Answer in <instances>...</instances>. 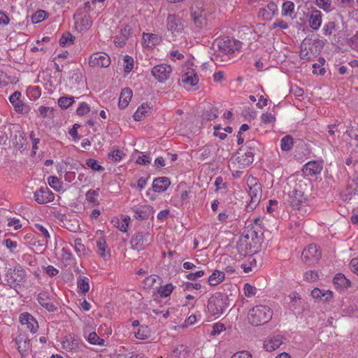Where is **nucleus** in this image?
Listing matches in <instances>:
<instances>
[{"label": "nucleus", "mask_w": 358, "mask_h": 358, "mask_svg": "<svg viewBox=\"0 0 358 358\" xmlns=\"http://www.w3.org/2000/svg\"><path fill=\"white\" fill-rule=\"evenodd\" d=\"M90 111V107L86 102L80 103L79 107L76 110V113L79 116H83Z\"/></svg>", "instance_id": "nucleus-55"}, {"label": "nucleus", "mask_w": 358, "mask_h": 358, "mask_svg": "<svg viewBox=\"0 0 358 358\" xmlns=\"http://www.w3.org/2000/svg\"><path fill=\"white\" fill-rule=\"evenodd\" d=\"M337 24L334 21H329L324 24L322 28L323 34L325 36H329L337 29Z\"/></svg>", "instance_id": "nucleus-39"}, {"label": "nucleus", "mask_w": 358, "mask_h": 358, "mask_svg": "<svg viewBox=\"0 0 358 358\" xmlns=\"http://www.w3.org/2000/svg\"><path fill=\"white\" fill-rule=\"evenodd\" d=\"M224 330H225V327H224V324L220 323V322H217V323L214 324L213 326V330L211 331V335L215 336L216 334H219L221 332H222Z\"/></svg>", "instance_id": "nucleus-64"}, {"label": "nucleus", "mask_w": 358, "mask_h": 358, "mask_svg": "<svg viewBox=\"0 0 358 358\" xmlns=\"http://www.w3.org/2000/svg\"><path fill=\"white\" fill-rule=\"evenodd\" d=\"M261 121L262 123L267 124L273 122L275 120V116L271 113H264L261 115Z\"/></svg>", "instance_id": "nucleus-60"}, {"label": "nucleus", "mask_w": 358, "mask_h": 358, "mask_svg": "<svg viewBox=\"0 0 358 358\" xmlns=\"http://www.w3.org/2000/svg\"><path fill=\"white\" fill-rule=\"evenodd\" d=\"M256 235L257 232L255 231H248V234L244 237V239L239 241L237 244V250L241 255L246 256L253 252L251 245L248 243V240L250 237L253 238V236H256Z\"/></svg>", "instance_id": "nucleus-18"}, {"label": "nucleus", "mask_w": 358, "mask_h": 358, "mask_svg": "<svg viewBox=\"0 0 358 358\" xmlns=\"http://www.w3.org/2000/svg\"><path fill=\"white\" fill-rule=\"evenodd\" d=\"M288 201L294 209H299L306 203L304 192L300 184H296L288 194Z\"/></svg>", "instance_id": "nucleus-6"}, {"label": "nucleus", "mask_w": 358, "mask_h": 358, "mask_svg": "<svg viewBox=\"0 0 358 358\" xmlns=\"http://www.w3.org/2000/svg\"><path fill=\"white\" fill-rule=\"evenodd\" d=\"M77 286L82 293H87L90 289L89 279L87 277H80L77 281Z\"/></svg>", "instance_id": "nucleus-42"}, {"label": "nucleus", "mask_w": 358, "mask_h": 358, "mask_svg": "<svg viewBox=\"0 0 358 358\" xmlns=\"http://www.w3.org/2000/svg\"><path fill=\"white\" fill-rule=\"evenodd\" d=\"M261 144L256 140L246 141L245 145L242 146L237 152L236 164L238 169H245L251 164L254 161V155L259 151Z\"/></svg>", "instance_id": "nucleus-2"}, {"label": "nucleus", "mask_w": 358, "mask_h": 358, "mask_svg": "<svg viewBox=\"0 0 358 358\" xmlns=\"http://www.w3.org/2000/svg\"><path fill=\"white\" fill-rule=\"evenodd\" d=\"M190 191L187 189L182 190L180 193L179 200L178 201V204L176 206L182 205L184 202H186L189 199Z\"/></svg>", "instance_id": "nucleus-63"}, {"label": "nucleus", "mask_w": 358, "mask_h": 358, "mask_svg": "<svg viewBox=\"0 0 358 358\" xmlns=\"http://www.w3.org/2000/svg\"><path fill=\"white\" fill-rule=\"evenodd\" d=\"M293 145V138L289 135L284 136L280 141V148L283 151H289L292 148Z\"/></svg>", "instance_id": "nucleus-38"}, {"label": "nucleus", "mask_w": 358, "mask_h": 358, "mask_svg": "<svg viewBox=\"0 0 358 358\" xmlns=\"http://www.w3.org/2000/svg\"><path fill=\"white\" fill-rule=\"evenodd\" d=\"M124 155L125 154L122 150L116 148L108 153V159L113 162H119L123 159Z\"/></svg>", "instance_id": "nucleus-41"}, {"label": "nucleus", "mask_w": 358, "mask_h": 358, "mask_svg": "<svg viewBox=\"0 0 358 358\" xmlns=\"http://www.w3.org/2000/svg\"><path fill=\"white\" fill-rule=\"evenodd\" d=\"M248 185L249 187V195L250 201L249 206L251 208H255L259 202L262 198V185L255 178L248 179Z\"/></svg>", "instance_id": "nucleus-8"}, {"label": "nucleus", "mask_w": 358, "mask_h": 358, "mask_svg": "<svg viewBox=\"0 0 358 358\" xmlns=\"http://www.w3.org/2000/svg\"><path fill=\"white\" fill-rule=\"evenodd\" d=\"M74 97L73 96H62L58 101V105L63 109H67L74 103Z\"/></svg>", "instance_id": "nucleus-44"}, {"label": "nucleus", "mask_w": 358, "mask_h": 358, "mask_svg": "<svg viewBox=\"0 0 358 358\" xmlns=\"http://www.w3.org/2000/svg\"><path fill=\"white\" fill-rule=\"evenodd\" d=\"M150 336V330L147 326H140L138 331L135 333L137 339L145 340Z\"/></svg>", "instance_id": "nucleus-45"}, {"label": "nucleus", "mask_w": 358, "mask_h": 358, "mask_svg": "<svg viewBox=\"0 0 358 358\" xmlns=\"http://www.w3.org/2000/svg\"><path fill=\"white\" fill-rule=\"evenodd\" d=\"M312 296L315 299L330 300L333 296V292L329 289L314 288L311 292Z\"/></svg>", "instance_id": "nucleus-29"}, {"label": "nucleus", "mask_w": 358, "mask_h": 358, "mask_svg": "<svg viewBox=\"0 0 358 358\" xmlns=\"http://www.w3.org/2000/svg\"><path fill=\"white\" fill-rule=\"evenodd\" d=\"M174 287L172 284L169 283L164 286H161L158 289V293L161 297H167L171 295Z\"/></svg>", "instance_id": "nucleus-46"}, {"label": "nucleus", "mask_w": 358, "mask_h": 358, "mask_svg": "<svg viewBox=\"0 0 358 358\" xmlns=\"http://www.w3.org/2000/svg\"><path fill=\"white\" fill-rule=\"evenodd\" d=\"M110 64V59L104 52H96L92 54L89 59V64L92 67L106 68Z\"/></svg>", "instance_id": "nucleus-10"}, {"label": "nucleus", "mask_w": 358, "mask_h": 358, "mask_svg": "<svg viewBox=\"0 0 358 358\" xmlns=\"http://www.w3.org/2000/svg\"><path fill=\"white\" fill-rule=\"evenodd\" d=\"M225 274L224 272L215 270L208 278V282L210 286H216L224 280Z\"/></svg>", "instance_id": "nucleus-33"}, {"label": "nucleus", "mask_w": 358, "mask_h": 358, "mask_svg": "<svg viewBox=\"0 0 358 358\" xmlns=\"http://www.w3.org/2000/svg\"><path fill=\"white\" fill-rule=\"evenodd\" d=\"M63 348L69 352H78L80 349L79 341L74 337L66 338L62 342Z\"/></svg>", "instance_id": "nucleus-27"}, {"label": "nucleus", "mask_w": 358, "mask_h": 358, "mask_svg": "<svg viewBox=\"0 0 358 358\" xmlns=\"http://www.w3.org/2000/svg\"><path fill=\"white\" fill-rule=\"evenodd\" d=\"M172 72V68L169 65L160 64L155 66L152 69V75L159 83H164L167 80Z\"/></svg>", "instance_id": "nucleus-11"}, {"label": "nucleus", "mask_w": 358, "mask_h": 358, "mask_svg": "<svg viewBox=\"0 0 358 358\" xmlns=\"http://www.w3.org/2000/svg\"><path fill=\"white\" fill-rule=\"evenodd\" d=\"M241 48V43L235 38H223L217 42V50L213 55L212 59L216 64L227 62L231 59V56L238 52Z\"/></svg>", "instance_id": "nucleus-1"}, {"label": "nucleus", "mask_w": 358, "mask_h": 358, "mask_svg": "<svg viewBox=\"0 0 358 358\" xmlns=\"http://www.w3.org/2000/svg\"><path fill=\"white\" fill-rule=\"evenodd\" d=\"M152 239V236L149 232H138L131 239V245L133 249L137 250H143L146 246L149 245Z\"/></svg>", "instance_id": "nucleus-9"}, {"label": "nucleus", "mask_w": 358, "mask_h": 358, "mask_svg": "<svg viewBox=\"0 0 358 358\" xmlns=\"http://www.w3.org/2000/svg\"><path fill=\"white\" fill-rule=\"evenodd\" d=\"M229 306V296L222 292H216L208 301L207 308L212 316L219 317Z\"/></svg>", "instance_id": "nucleus-4"}, {"label": "nucleus", "mask_w": 358, "mask_h": 358, "mask_svg": "<svg viewBox=\"0 0 358 358\" xmlns=\"http://www.w3.org/2000/svg\"><path fill=\"white\" fill-rule=\"evenodd\" d=\"M20 322L22 325H26L27 329L32 334H35L38 329V324L35 318L28 313H22L20 315Z\"/></svg>", "instance_id": "nucleus-20"}, {"label": "nucleus", "mask_w": 358, "mask_h": 358, "mask_svg": "<svg viewBox=\"0 0 358 358\" xmlns=\"http://www.w3.org/2000/svg\"><path fill=\"white\" fill-rule=\"evenodd\" d=\"M132 91L131 89L124 88L120 96L118 106L120 108H125L130 102L132 97Z\"/></svg>", "instance_id": "nucleus-30"}, {"label": "nucleus", "mask_w": 358, "mask_h": 358, "mask_svg": "<svg viewBox=\"0 0 358 358\" xmlns=\"http://www.w3.org/2000/svg\"><path fill=\"white\" fill-rule=\"evenodd\" d=\"M35 229L39 233L40 236L44 237L46 240L50 239V236L46 227L41 224H34Z\"/></svg>", "instance_id": "nucleus-52"}, {"label": "nucleus", "mask_w": 358, "mask_h": 358, "mask_svg": "<svg viewBox=\"0 0 358 358\" xmlns=\"http://www.w3.org/2000/svg\"><path fill=\"white\" fill-rule=\"evenodd\" d=\"M206 10H208V9L203 1H196L193 3L190 7V15L193 21H194V19H196L199 15H201Z\"/></svg>", "instance_id": "nucleus-28"}, {"label": "nucleus", "mask_w": 358, "mask_h": 358, "mask_svg": "<svg viewBox=\"0 0 358 358\" xmlns=\"http://www.w3.org/2000/svg\"><path fill=\"white\" fill-rule=\"evenodd\" d=\"M315 4L327 13H329L332 10L331 0H316Z\"/></svg>", "instance_id": "nucleus-50"}, {"label": "nucleus", "mask_w": 358, "mask_h": 358, "mask_svg": "<svg viewBox=\"0 0 358 358\" xmlns=\"http://www.w3.org/2000/svg\"><path fill=\"white\" fill-rule=\"evenodd\" d=\"M294 3L291 1H286L282 3L281 14L283 17H289L292 20L296 18L294 13Z\"/></svg>", "instance_id": "nucleus-32"}, {"label": "nucleus", "mask_w": 358, "mask_h": 358, "mask_svg": "<svg viewBox=\"0 0 358 358\" xmlns=\"http://www.w3.org/2000/svg\"><path fill=\"white\" fill-rule=\"evenodd\" d=\"M278 12L277 4L271 1L259 9L258 17L262 20H271L274 15L278 14Z\"/></svg>", "instance_id": "nucleus-15"}, {"label": "nucleus", "mask_w": 358, "mask_h": 358, "mask_svg": "<svg viewBox=\"0 0 358 358\" xmlns=\"http://www.w3.org/2000/svg\"><path fill=\"white\" fill-rule=\"evenodd\" d=\"M282 336H273L264 341V348L268 352H272L278 348L282 343Z\"/></svg>", "instance_id": "nucleus-24"}, {"label": "nucleus", "mask_w": 358, "mask_h": 358, "mask_svg": "<svg viewBox=\"0 0 358 358\" xmlns=\"http://www.w3.org/2000/svg\"><path fill=\"white\" fill-rule=\"evenodd\" d=\"M151 107L148 103H143L134 113L133 117L135 121H141L145 117L149 115Z\"/></svg>", "instance_id": "nucleus-31"}, {"label": "nucleus", "mask_w": 358, "mask_h": 358, "mask_svg": "<svg viewBox=\"0 0 358 358\" xmlns=\"http://www.w3.org/2000/svg\"><path fill=\"white\" fill-rule=\"evenodd\" d=\"M74 249L78 256H82L85 253V247L82 243L81 238H76L74 241Z\"/></svg>", "instance_id": "nucleus-53"}, {"label": "nucleus", "mask_w": 358, "mask_h": 358, "mask_svg": "<svg viewBox=\"0 0 358 358\" xmlns=\"http://www.w3.org/2000/svg\"><path fill=\"white\" fill-rule=\"evenodd\" d=\"M171 185L170 179L167 177L157 178L153 180L152 189L155 192L166 191Z\"/></svg>", "instance_id": "nucleus-25"}, {"label": "nucleus", "mask_w": 358, "mask_h": 358, "mask_svg": "<svg viewBox=\"0 0 358 358\" xmlns=\"http://www.w3.org/2000/svg\"><path fill=\"white\" fill-rule=\"evenodd\" d=\"M87 340L92 345L99 346L105 345V340L103 338H100L94 331L91 332L88 335V336L87 337Z\"/></svg>", "instance_id": "nucleus-37"}, {"label": "nucleus", "mask_w": 358, "mask_h": 358, "mask_svg": "<svg viewBox=\"0 0 358 358\" xmlns=\"http://www.w3.org/2000/svg\"><path fill=\"white\" fill-rule=\"evenodd\" d=\"M53 110H54L52 108L41 106L38 108V115L39 117H49L50 116L49 113L52 114Z\"/></svg>", "instance_id": "nucleus-59"}, {"label": "nucleus", "mask_w": 358, "mask_h": 358, "mask_svg": "<svg viewBox=\"0 0 358 358\" xmlns=\"http://www.w3.org/2000/svg\"><path fill=\"white\" fill-rule=\"evenodd\" d=\"M348 44L352 50L358 52V31L349 39Z\"/></svg>", "instance_id": "nucleus-61"}, {"label": "nucleus", "mask_w": 358, "mask_h": 358, "mask_svg": "<svg viewBox=\"0 0 358 358\" xmlns=\"http://www.w3.org/2000/svg\"><path fill=\"white\" fill-rule=\"evenodd\" d=\"M141 155H139L136 159V163L141 165H148L151 162V157L149 155H145L141 152Z\"/></svg>", "instance_id": "nucleus-56"}, {"label": "nucleus", "mask_w": 358, "mask_h": 358, "mask_svg": "<svg viewBox=\"0 0 358 358\" xmlns=\"http://www.w3.org/2000/svg\"><path fill=\"white\" fill-rule=\"evenodd\" d=\"M124 72L129 73L134 68V59L131 56L125 55L124 57Z\"/></svg>", "instance_id": "nucleus-51"}, {"label": "nucleus", "mask_w": 358, "mask_h": 358, "mask_svg": "<svg viewBox=\"0 0 358 358\" xmlns=\"http://www.w3.org/2000/svg\"><path fill=\"white\" fill-rule=\"evenodd\" d=\"M243 290H244V294L247 297H252V296H255L257 293L256 287L250 285L248 283L245 284Z\"/></svg>", "instance_id": "nucleus-58"}, {"label": "nucleus", "mask_w": 358, "mask_h": 358, "mask_svg": "<svg viewBox=\"0 0 358 358\" xmlns=\"http://www.w3.org/2000/svg\"><path fill=\"white\" fill-rule=\"evenodd\" d=\"M322 168L321 161H310L303 166L302 171L306 176H315L321 173Z\"/></svg>", "instance_id": "nucleus-19"}, {"label": "nucleus", "mask_w": 358, "mask_h": 358, "mask_svg": "<svg viewBox=\"0 0 358 358\" xmlns=\"http://www.w3.org/2000/svg\"><path fill=\"white\" fill-rule=\"evenodd\" d=\"M86 165L91 168L92 170L96 171H101L104 170V168L101 166L99 162L94 159H88L86 161Z\"/></svg>", "instance_id": "nucleus-54"}, {"label": "nucleus", "mask_w": 358, "mask_h": 358, "mask_svg": "<svg viewBox=\"0 0 358 358\" xmlns=\"http://www.w3.org/2000/svg\"><path fill=\"white\" fill-rule=\"evenodd\" d=\"M210 14L211 12L208 10L201 15H199L196 19H194V22L195 25L200 29L207 27L208 25V17Z\"/></svg>", "instance_id": "nucleus-34"}, {"label": "nucleus", "mask_w": 358, "mask_h": 358, "mask_svg": "<svg viewBox=\"0 0 358 358\" xmlns=\"http://www.w3.org/2000/svg\"><path fill=\"white\" fill-rule=\"evenodd\" d=\"M180 82L184 87L190 90L198 83L199 77L194 70H191L182 75Z\"/></svg>", "instance_id": "nucleus-21"}, {"label": "nucleus", "mask_w": 358, "mask_h": 358, "mask_svg": "<svg viewBox=\"0 0 358 358\" xmlns=\"http://www.w3.org/2000/svg\"><path fill=\"white\" fill-rule=\"evenodd\" d=\"M321 257V251L315 244L308 245L302 252V258L306 262L313 263Z\"/></svg>", "instance_id": "nucleus-13"}, {"label": "nucleus", "mask_w": 358, "mask_h": 358, "mask_svg": "<svg viewBox=\"0 0 358 358\" xmlns=\"http://www.w3.org/2000/svg\"><path fill=\"white\" fill-rule=\"evenodd\" d=\"M188 353V348L183 345L176 347L173 350L174 355L178 358H185Z\"/></svg>", "instance_id": "nucleus-47"}, {"label": "nucleus", "mask_w": 358, "mask_h": 358, "mask_svg": "<svg viewBox=\"0 0 358 358\" xmlns=\"http://www.w3.org/2000/svg\"><path fill=\"white\" fill-rule=\"evenodd\" d=\"M271 309L264 305H259L252 308L248 313L249 323L253 326H259L267 323L272 317Z\"/></svg>", "instance_id": "nucleus-3"}, {"label": "nucleus", "mask_w": 358, "mask_h": 358, "mask_svg": "<svg viewBox=\"0 0 358 358\" xmlns=\"http://www.w3.org/2000/svg\"><path fill=\"white\" fill-rule=\"evenodd\" d=\"M47 13L43 10H38L31 16V21L34 24H38L46 17Z\"/></svg>", "instance_id": "nucleus-48"}, {"label": "nucleus", "mask_w": 358, "mask_h": 358, "mask_svg": "<svg viewBox=\"0 0 358 358\" xmlns=\"http://www.w3.org/2000/svg\"><path fill=\"white\" fill-rule=\"evenodd\" d=\"M12 78L3 71H0V84L3 86L8 85L11 83Z\"/></svg>", "instance_id": "nucleus-62"}, {"label": "nucleus", "mask_w": 358, "mask_h": 358, "mask_svg": "<svg viewBox=\"0 0 358 358\" xmlns=\"http://www.w3.org/2000/svg\"><path fill=\"white\" fill-rule=\"evenodd\" d=\"M96 246L99 249V253L101 257L105 258L109 255V250L106 240L103 238H100L96 241Z\"/></svg>", "instance_id": "nucleus-36"}, {"label": "nucleus", "mask_w": 358, "mask_h": 358, "mask_svg": "<svg viewBox=\"0 0 358 358\" xmlns=\"http://www.w3.org/2000/svg\"><path fill=\"white\" fill-rule=\"evenodd\" d=\"M48 181L50 186L55 190L58 191L61 188L60 180L56 176H50Z\"/></svg>", "instance_id": "nucleus-57"}, {"label": "nucleus", "mask_w": 358, "mask_h": 358, "mask_svg": "<svg viewBox=\"0 0 358 358\" xmlns=\"http://www.w3.org/2000/svg\"><path fill=\"white\" fill-rule=\"evenodd\" d=\"M34 197L38 203L45 204L52 201L55 199V194L47 186H43L34 192Z\"/></svg>", "instance_id": "nucleus-12"}, {"label": "nucleus", "mask_w": 358, "mask_h": 358, "mask_svg": "<svg viewBox=\"0 0 358 358\" xmlns=\"http://www.w3.org/2000/svg\"><path fill=\"white\" fill-rule=\"evenodd\" d=\"M333 282L336 289L344 291L351 285V282L343 273H338L333 279Z\"/></svg>", "instance_id": "nucleus-26"}, {"label": "nucleus", "mask_w": 358, "mask_h": 358, "mask_svg": "<svg viewBox=\"0 0 358 358\" xmlns=\"http://www.w3.org/2000/svg\"><path fill=\"white\" fill-rule=\"evenodd\" d=\"M166 28L172 36H178L184 31V21L178 15L169 14L166 18Z\"/></svg>", "instance_id": "nucleus-7"}, {"label": "nucleus", "mask_w": 358, "mask_h": 358, "mask_svg": "<svg viewBox=\"0 0 358 358\" xmlns=\"http://www.w3.org/2000/svg\"><path fill=\"white\" fill-rule=\"evenodd\" d=\"M134 213V217L138 220H145L150 216L153 217L155 210L150 205H143L132 208Z\"/></svg>", "instance_id": "nucleus-17"}, {"label": "nucleus", "mask_w": 358, "mask_h": 358, "mask_svg": "<svg viewBox=\"0 0 358 358\" xmlns=\"http://www.w3.org/2000/svg\"><path fill=\"white\" fill-rule=\"evenodd\" d=\"M99 189H90L87 192L85 196L87 201L93 203L94 205H99L98 196H99Z\"/></svg>", "instance_id": "nucleus-43"}, {"label": "nucleus", "mask_w": 358, "mask_h": 358, "mask_svg": "<svg viewBox=\"0 0 358 358\" xmlns=\"http://www.w3.org/2000/svg\"><path fill=\"white\" fill-rule=\"evenodd\" d=\"M37 301L39 304L48 312H55L57 308L52 301L48 291H42L37 296Z\"/></svg>", "instance_id": "nucleus-16"}, {"label": "nucleus", "mask_w": 358, "mask_h": 358, "mask_svg": "<svg viewBox=\"0 0 358 358\" xmlns=\"http://www.w3.org/2000/svg\"><path fill=\"white\" fill-rule=\"evenodd\" d=\"M26 272L22 268H10L5 275V281L11 288H16L25 281Z\"/></svg>", "instance_id": "nucleus-5"}, {"label": "nucleus", "mask_w": 358, "mask_h": 358, "mask_svg": "<svg viewBox=\"0 0 358 358\" xmlns=\"http://www.w3.org/2000/svg\"><path fill=\"white\" fill-rule=\"evenodd\" d=\"M143 40L148 47H151L159 43L160 37L157 34L144 33Z\"/></svg>", "instance_id": "nucleus-35"}, {"label": "nucleus", "mask_w": 358, "mask_h": 358, "mask_svg": "<svg viewBox=\"0 0 358 358\" xmlns=\"http://www.w3.org/2000/svg\"><path fill=\"white\" fill-rule=\"evenodd\" d=\"M21 96L22 93L19 91H15L9 96V101L16 113H27L29 111V107L21 100Z\"/></svg>", "instance_id": "nucleus-14"}, {"label": "nucleus", "mask_w": 358, "mask_h": 358, "mask_svg": "<svg viewBox=\"0 0 358 358\" xmlns=\"http://www.w3.org/2000/svg\"><path fill=\"white\" fill-rule=\"evenodd\" d=\"M322 22V14L316 8H311L309 15L308 23L310 27L316 31L320 29Z\"/></svg>", "instance_id": "nucleus-22"}, {"label": "nucleus", "mask_w": 358, "mask_h": 358, "mask_svg": "<svg viewBox=\"0 0 358 358\" xmlns=\"http://www.w3.org/2000/svg\"><path fill=\"white\" fill-rule=\"evenodd\" d=\"M75 37L69 32L64 33L59 39V44L62 47H67L73 44Z\"/></svg>", "instance_id": "nucleus-40"}, {"label": "nucleus", "mask_w": 358, "mask_h": 358, "mask_svg": "<svg viewBox=\"0 0 358 358\" xmlns=\"http://www.w3.org/2000/svg\"><path fill=\"white\" fill-rule=\"evenodd\" d=\"M15 344L22 357L26 356L30 348V341L27 336L23 334H20L15 338Z\"/></svg>", "instance_id": "nucleus-23"}, {"label": "nucleus", "mask_w": 358, "mask_h": 358, "mask_svg": "<svg viewBox=\"0 0 358 358\" xmlns=\"http://www.w3.org/2000/svg\"><path fill=\"white\" fill-rule=\"evenodd\" d=\"M346 134L352 139L358 141V120L346 131Z\"/></svg>", "instance_id": "nucleus-49"}]
</instances>
